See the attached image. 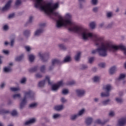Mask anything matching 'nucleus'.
Masks as SVG:
<instances>
[{
	"label": "nucleus",
	"mask_w": 126,
	"mask_h": 126,
	"mask_svg": "<svg viewBox=\"0 0 126 126\" xmlns=\"http://www.w3.org/2000/svg\"><path fill=\"white\" fill-rule=\"evenodd\" d=\"M95 26H96V24H95V22H92L90 24V27L92 29H94L95 28Z\"/></svg>",
	"instance_id": "obj_22"
},
{
	"label": "nucleus",
	"mask_w": 126,
	"mask_h": 126,
	"mask_svg": "<svg viewBox=\"0 0 126 126\" xmlns=\"http://www.w3.org/2000/svg\"><path fill=\"white\" fill-rule=\"evenodd\" d=\"M103 26H104V23H102V24H101L99 25L100 27H103Z\"/></svg>",
	"instance_id": "obj_61"
},
{
	"label": "nucleus",
	"mask_w": 126,
	"mask_h": 126,
	"mask_svg": "<svg viewBox=\"0 0 126 126\" xmlns=\"http://www.w3.org/2000/svg\"><path fill=\"white\" fill-rule=\"evenodd\" d=\"M25 49L26 50V51H27V52H30L31 50L30 47L29 46H25Z\"/></svg>",
	"instance_id": "obj_49"
},
{
	"label": "nucleus",
	"mask_w": 126,
	"mask_h": 126,
	"mask_svg": "<svg viewBox=\"0 0 126 126\" xmlns=\"http://www.w3.org/2000/svg\"><path fill=\"white\" fill-rule=\"evenodd\" d=\"M107 17H111L112 16V12H108L107 14Z\"/></svg>",
	"instance_id": "obj_55"
},
{
	"label": "nucleus",
	"mask_w": 126,
	"mask_h": 126,
	"mask_svg": "<svg viewBox=\"0 0 126 126\" xmlns=\"http://www.w3.org/2000/svg\"><path fill=\"white\" fill-rule=\"evenodd\" d=\"M117 70V68L116 66H113L111 68H110L109 70V73L110 74H114L115 72H116V71Z\"/></svg>",
	"instance_id": "obj_16"
},
{
	"label": "nucleus",
	"mask_w": 126,
	"mask_h": 126,
	"mask_svg": "<svg viewBox=\"0 0 126 126\" xmlns=\"http://www.w3.org/2000/svg\"><path fill=\"white\" fill-rule=\"evenodd\" d=\"M73 84H75V81H74L69 82L67 84L68 85H73Z\"/></svg>",
	"instance_id": "obj_41"
},
{
	"label": "nucleus",
	"mask_w": 126,
	"mask_h": 126,
	"mask_svg": "<svg viewBox=\"0 0 126 126\" xmlns=\"http://www.w3.org/2000/svg\"><path fill=\"white\" fill-rule=\"evenodd\" d=\"M20 97L21 95L19 94H15L13 95V98H14V99H15L16 98H20Z\"/></svg>",
	"instance_id": "obj_33"
},
{
	"label": "nucleus",
	"mask_w": 126,
	"mask_h": 126,
	"mask_svg": "<svg viewBox=\"0 0 126 126\" xmlns=\"http://www.w3.org/2000/svg\"><path fill=\"white\" fill-rule=\"evenodd\" d=\"M94 12H97L98 11V8L97 7H94L93 9Z\"/></svg>",
	"instance_id": "obj_57"
},
{
	"label": "nucleus",
	"mask_w": 126,
	"mask_h": 126,
	"mask_svg": "<svg viewBox=\"0 0 126 126\" xmlns=\"http://www.w3.org/2000/svg\"><path fill=\"white\" fill-rule=\"evenodd\" d=\"M59 117H61V115L58 114H55V115L53 116V118H54V119H57V118H59Z\"/></svg>",
	"instance_id": "obj_43"
},
{
	"label": "nucleus",
	"mask_w": 126,
	"mask_h": 126,
	"mask_svg": "<svg viewBox=\"0 0 126 126\" xmlns=\"http://www.w3.org/2000/svg\"><path fill=\"white\" fill-rule=\"evenodd\" d=\"M63 105H57L54 107V109L56 110V111H61V110H63Z\"/></svg>",
	"instance_id": "obj_15"
},
{
	"label": "nucleus",
	"mask_w": 126,
	"mask_h": 126,
	"mask_svg": "<svg viewBox=\"0 0 126 126\" xmlns=\"http://www.w3.org/2000/svg\"><path fill=\"white\" fill-rule=\"evenodd\" d=\"M29 61L31 63H32V62L34 61V60H35V56L32 55H29Z\"/></svg>",
	"instance_id": "obj_21"
},
{
	"label": "nucleus",
	"mask_w": 126,
	"mask_h": 126,
	"mask_svg": "<svg viewBox=\"0 0 126 126\" xmlns=\"http://www.w3.org/2000/svg\"><path fill=\"white\" fill-rule=\"evenodd\" d=\"M14 13L10 14V15H9L8 18H13V17H14Z\"/></svg>",
	"instance_id": "obj_45"
},
{
	"label": "nucleus",
	"mask_w": 126,
	"mask_h": 126,
	"mask_svg": "<svg viewBox=\"0 0 126 126\" xmlns=\"http://www.w3.org/2000/svg\"><path fill=\"white\" fill-rule=\"evenodd\" d=\"M35 76L36 78H41V77H42V75L39 73H37L35 75Z\"/></svg>",
	"instance_id": "obj_46"
},
{
	"label": "nucleus",
	"mask_w": 126,
	"mask_h": 126,
	"mask_svg": "<svg viewBox=\"0 0 126 126\" xmlns=\"http://www.w3.org/2000/svg\"><path fill=\"white\" fill-rule=\"evenodd\" d=\"M10 90L13 92H15V91H18V90H20V89L19 88H11Z\"/></svg>",
	"instance_id": "obj_30"
},
{
	"label": "nucleus",
	"mask_w": 126,
	"mask_h": 126,
	"mask_svg": "<svg viewBox=\"0 0 126 126\" xmlns=\"http://www.w3.org/2000/svg\"><path fill=\"white\" fill-rule=\"evenodd\" d=\"M109 116L110 117H113V116H115V113L113 111H111L109 113Z\"/></svg>",
	"instance_id": "obj_48"
},
{
	"label": "nucleus",
	"mask_w": 126,
	"mask_h": 126,
	"mask_svg": "<svg viewBox=\"0 0 126 126\" xmlns=\"http://www.w3.org/2000/svg\"><path fill=\"white\" fill-rule=\"evenodd\" d=\"M126 77V75L124 74H121L120 75L119 77L118 78V80H121V79H123Z\"/></svg>",
	"instance_id": "obj_29"
},
{
	"label": "nucleus",
	"mask_w": 126,
	"mask_h": 126,
	"mask_svg": "<svg viewBox=\"0 0 126 126\" xmlns=\"http://www.w3.org/2000/svg\"><path fill=\"white\" fill-rule=\"evenodd\" d=\"M24 35L26 37H28V36H30V31H25L24 32Z\"/></svg>",
	"instance_id": "obj_27"
},
{
	"label": "nucleus",
	"mask_w": 126,
	"mask_h": 126,
	"mask_svg": "<svg viewBox=\"0 0 126 126\" xmlns=\"http://www.w3.org/2000/svg\"><path fill=\"white\" fill-rule=\"evenodd\" d=\"M40 27H44V26H46L45 23H41L39 24Z\"/></svg>",
	"instance_id": "obj_53"
},
{
	"label": "nucleus",
	"mask_w": 126,
	"mask_h": 126,
	"mask_svg": "<svg viewBox=\"0 0 126 126\" xmlns=\"http://www.w3.org/2000/svg\"><path fill=\"white\" fill-rule=\"evenodd\" d=\"M21 3V0H17L15 2L16 5H19Z\"/></svg>",
	"instance_id": "obj_42"
},
{
	"label": "nucleus",
	"mask_w": 126,
	"mask_h": 126,
	"mask_svg": "<svg viewBox=\"0 0 126 126\" xmlns=\"http://www.w3.org/2000/svg\"><path fill=\"white\" fill-rule=\"evenodd\" d=\"M81 55V52H79L77 53V55L75 56V60L77 62L79 61V59H80V55Z\"/></svg>",
	"instance_id": "obj_19"
},
{
	"label": "nucleus",
	"mask_w": 126,
	"mask_h": 126,
	"mask_svg": "<svg viewBox=\"0 0 126 126\" xmlns=\"http://www.w3.org/2000/svg\"><path fill=\"white\" fill-rule=\"evenodd\" d=\"M57 63V64H60L62 63V62L60 60L57 59H54L52 60V65L49 68V70H52L54 68V65Z\"/></svg>",
	"instance_id": "obj_9"
},
{
	"label": "nucleus",
	"mask_w": 126,
	"mask_h": 126,
	"mask_svg": "<svg viewBox=\"0 0 126 126\" xmlns=\"http://www.w3.org/2000/svg\"><path fill=\"white\" fill-rule=\"evenodd\" d=\"M93 80L94 82H98L100 80V77L97 76H95L94 77Z\"/></svg>",
	"instance_id": "obj_26"
},
{
	"label": "nucleus",
	"mask_w": 126,
	"mask_h": 126,
	"mask_svg": "<svg viewBox=\"0 0 126 126\" xmlns=\"http://www.w3.org/2000/svg\"><path fill=\"white\" fill-rule=\"evenodd\" d=\"M97 2H98L97 0H92V2L93 4H94V5H95V4H97Z\"/></svg>",
	"instance_id": "obj_44"
},
{
	"label": "nucleus",
	"mask_w": 126,
	"mask_h": 126,
	"mask_svg": "<svg viewBox=\"0 0 126 126\" xmlns=\"http://www.w3.org/2000/svg\"><path fill=\"white\" fill-rule=\"evenodd\" d=\"M3 53H4L5 55H8V54L9 53V52L7 50H3Z\"/></svg>",
	"instance_id": "obj_54"
},
{
	"label": "nucleus",
	"mask_w": 126,
	"mask_h": 126,
	"mask_svg": "<svg viewBox=\"0 0 126 126\" xmlns=\"http://www.w3.org/2000/svg\"><path fill=\"white\" fill-rule=\"evenodd\" d=\"M7 29H8V26H7V25H5L3 27V30L5 31L7 30Z\"/></svg>",
	"instance_id": "obj_56"
},
{
	"label": "nucleus",
	"mask_w": 126,
	"mask_h": 126,
	"mask_svg": "<svg viewBox=\"0 0 126 126\" xmlns=\"http://www.w3.org/2000/svg\"><path fill=\"white\" fill-rule=\"evenodd\" d=\"M38 56L43 62H47L48 59H49L48 54H42L41 52H39L38 53Z\"/></svg>",
	"instance_id": "obj_7"
},
{
	"label": "nucleus",
	"mask_w": 126,
	"mask_h": 126,
	"mask_svg": "<svg viewBox=\"0 0 126 126\" xmlns=\"http://www.w3.org/2000/svg\"><path fill=\"white\" fill-rule=\"evenodd\" d=\"M27 98H31V99L34 98V93L32 91L30 90L29 92H26L25 93V96L20 105V108L21 109L24 108V106H25L27 103L26 99Z\"/></svg>",
	"instance_id": "obj_4"
},
{
	"label": "nucleus",
	"mask_w": 126,
	"mask_h": 126,
	"mask_svg": "<svg viewBox=\"0 0 126 126\" xmlns=\"http://www.w3.org/2000/svg\"><path fill=\"white\" fill-rule=\"evenodd\" d=\"M14 44V39H12L11 40V44H10L11 47L13 46Z\"/></svg>",
	"instance_id": "obj_52"
},
{
	"label": "nucleus",
	"mask_w": 126,
	"mask_h": 126,
	"mask_svg": "<svg viewBox=\"0 0 126 126\" xmlns=\"http://www.w3.org/2000/svg\"><path fill=\"white\" fill-rule=\"evenodd\" d=\"M13 126V125H12V124H10V125H9V126Z\"/></svg>",
	"instance_id": "obj_64"
},
{
	"label": "nucleus",
	"mask_w": 126,
	"mask_h": 126,
	"mask_svg": "<svg viewBox=\"0 0 126 126\" xmlns=\"http://www.w3.org/2000/svg\"><path fill=\"white\" fill-rule=\"evenodd\" d=\"M62 93L63 94H67V93H68V90L66 89H64L63 90Z\"/></svg>",
	"instance_id": "obj_38"
},
{
	"label": "nucleus",
	"mask_w": 126,
	"mask_h": 126,
	"mask_svg": "<svg viewBox=\"0 0 126 126\" xmlns=\"http://www.w3.org/2000/svg\"><path fill=\"white\" fill-rule=\"evenodd\" d=\"M103 89L106 91V93H102L101 94V97H108L110 96V90L112 89V86L111 85H107L103 87Z\"/></svg>",
	"instance_id": "obj_5"
},
{
	"label": "nucleus",
	"mask_w": 126,
	"mask_h": 126,
	"mask_svg": "<svg viewBox=\"0 0 126 126\" xmlns=\"http://www.w3.org/2000/svg\"><path fill=\"white\" fill-rule=\"evenodd\" d=\"M68 62H70V57L69 56L66 57L62 63H67Z\"/></svg>",
	"instance_id": "obj_24"
},
{
	"label": "nucleus",
	"mask_w": 126,
	"mask_h": 126,
	"mask_svg": "<svg viewBox=\"0 0 126 126\" xmlns=\"http://www.w3.org/2000/svg\"><path fill=\"white\" fill-rule=\"evenodd\" d=\"M46 70V66L45 65H42L40 67V71L41 72H45V70Z\"/></svg>",
	"instance_id": "obj_31"
},
{
	"label": "nucleus",
	"mask_w": 126,
	"mask_h": 126,
	"mask_svg": "<svg viewBox=\"0 0 126 126\" xmlns=\"http://www.w3.org/2000/svg\"><path fill=\"white\" fill-rule=\"evenodd\" d=\"M37 106V103H32L30 105V108H34Z\"/></svg>",
	"instance_id": "obj_37"
},
{
	"label": "nucleus",
	"mask_w": 126,
	"mask_h": 126,
	"mask_svg": "<svg viewBox=\"0 0 126 126\" xmlns=\"http://www.w3.org/2000/svg\"><path fill=\"white\" fill-rule=\"evenodd\" d=\"M99 66H100V67H105V66H106V64L105 63H100L98 64Z\"/></svg>",
	"instance_id": "obj_39"
},
{
	"label": "nucleus",
	"mask_w": 126,
	"mask_h": 126,
	"mask_svg": "<svg viewBox=\"0 0 126 126\" xmlns=\"http://www.w3.org/2000/svg\"><path fill=\"white\" fill-rule=\"evenodd\" d=\"M26 82V78H24L22 79V80H21V83H25Z\"/></svg>",
	"instance_id": "obj_47"
},
{
	"label": "nucleus",
	"mask_w": 126,
	"mask_h": 126,
	"mask_svg": "<svg viewBox=\"0 0 126 126\" xmlns=\"http://www.w3.org/2000/svg\"><path fill=\"white\" fill-rule=\"evenodd\" d=\"M109 102H110V99H108L103 101L102 104L104 105V106H105V105H108L109 104Z\"/></svg>",
	"instance_id": "obj_32"
},
{
	"label": "nucleus",
	"mask_w": 126,
	"mask_h": 126,
	"mask_svg": "<svg viewBox=\"0 0 126 126\" xmlns=\"http://www.w3.org/2000/svg\"><path fill=\"white\" fill-rule=\"evenodd\" d=\"M69 31H72L78 34H81L84 40H87L88 38H94V41L95 43L96 46H99L101 44V46L95 50L92 51V54H95L98 53L99 56L101 57H107V51L109 52H115L118 50H121L124 51V55H126V47L125 46L114 45L111 42H106L104 44L102 42V39L101 37H98L96 34H93L92 33H87V30L82 27H74L68 29Z\"/></svg>",
	"instance_id": "obj_1"
},
{
	"label": "nucleus",
	"mask_w": 126,
	"mask_h": 126,
	"mask_svg": "<svg viewBox=\"0 0 126 126\" xmlns=\"http://www.w3.org/2000/svg\"><path fill=\"white\" fill-rule=\"evenodd\" d=\"M63 81H60L57 84L53 85L52 86V89L53 91H56V90H58L61 86H63Z\"/></svg>",
	"instance_id": "obj_8"
},
{
	"label": "nucleus",
	"mask_w": 126,
	"mask_h": 126,
	"mask_svg": "<svg viewBox=\"0 0 126 126\" xmlns=\"http://www.w3.org/2000/svg\"><path fill=\"white\" fill-rule=\"evenodd\" d=\"M9 111L8 110H5L4 109L0 110V114H8Z\"/></svg>",
	"instance_id": "obj_28"
},
{
	"label": "nucleus",
	"mask_w": 126,
	"mask_h": 126,
	"mask_svg": "<svg viewBox=\"0 0 126 126\" xmlns=\"http://www.w3.org/2000/svg\"><path fill=\"white\" fill-rule=\"evenodd\" d=\"M33 19V17L32 16H30L29 18V23H31V22H32V20Z\"/></svg>",
	"instance_id": "obj_50"
},
{
	"label": "nucleus",
	"mask_w": 126,
	"mask_h": 126,
	"mask_svg": "<svg viewBox=\"0 0 126 126\" xmlns=\"http://www.w3.org/2000/svg\"><path fill=\"white\" fill-rule=\"evenodd\" d=\"M93 61H94V58L91 57L89 59V63H92L93 62Z\"/></svg>",
	"instance_id": "obj_40"
},
{
	"label": "nucleus",
	"mask_w": 126,
	"mask_h": 126,
	"mask_svg": "<svg viewBox=\"0 0 126 126\" xmlns=\"http://www.w3.org/2000/svg\"><path fill=\"white\" fill-rule=\"evenodd\" d=\"M24 58V55L22 54L21 56L17 57L15 58V61L16 62H20Z\"/></svg>",
	"instance_id": "obj_18"
},
{
	"label": "nucleus",
	"mask_w": 126,
	"mask_h": 126,
	"mask_svg": "<svg viewBox=\"0 0 126 126\" xmlns=\"http://www.w3.org/2000/svg\"><path fill=\"white\" fill-rule=\"evenodd\" d=\"M57 17L59 19V20L57 21V27L58 28H60V27H62V26H66V25H72V23L70 20H64L61 15H60L59 17Z\"/></svg>",
	"instance_id": "obj_3"
},
{
	"label": "nucleus",
	"mask_w": 126,
	"mask_h": 126,
	"mask_svg": "<svg viewBox=\"0 0 126 126\" xmlns=\"http://www.w3.org/2000/svg\"><path fill=\"white\" fill-rule=\"evenodd\" d=\"M36 122V120L34 118L31 119L30 121L26 122L25 123V126H28L30 125V124H34V123Z\"/></svg>",
	"instance_id": "obj_13"
},
{
	"label": "nucleus",
	"mask_w": 126,
	"mask_h": 126,
	"mask_svg": "<svg viewBox=\"0 0 126 126\" xmlns=\"http://www.w3.org/2000/svg\"><path fill=\"white\" fill-rule=\"evenodd\" d=\"M4 44H5V45H8V42L6 41V42H5Z\"/></svg>",
	"instance_id": "obj_62"
},
{
	"label": "nucleus",
	"mask_w": 126,
	"mask_h": 126,
	"mask_svg": "<svg viewBox=\"0 0 126 126\" xmlns=\"http://www.w3.org/2000/svg\"><path fill=\"white\" fill-rule=\"evenodd\" d=\"M0 86L1 88H3L4 87V83H2Z\"/></svg>",
	"instance_id": "obj_59"
},
{
	"label": "nucleus",
	"mask_w": 126,
	"mask_h": 126,
	"mask_svg": "<svg viewBox=\"0 0 126 126\" xmlns=\"http://www.w3.org/2000/svg\"><path fill=\"white\" fill-rule=\"evenodd\" d=\"M93 121V119H92V118H87L86 119V124L87 125V126H89L90 125H91V123H92Z\"/></svg>",
	"instance_id": "obj_14"
},
{
	"label": "nucleus",
	"mask_w": 126,
	"mask_h": 126,
	"mask_svg": "<svg viewBox=\"0 0 126 126\" xmlns=\"http://www.w3.org/2000/svg\"><path fill=\"white\" fill-rule=\"evenodd\" d=\"M46 80L48 81L49 85H52V83L51 82V81H50V77H49V76H46L45 80L41 81L38 83L39 87H44L45 83H46Z\"/></svg>",
	"instance_id": "obj_6"
},
{
	"label": "nucleus",
	"mask_w": 126,
	"mask_h": 126,
	"mask_svg": "<svg viewBox=\"0 0 126 126\" xmlns=\"http://www.w3.org/2000/svg\"><path fill=\"white\" fill-rule=\"evenodd\" d=\"M76 92L78 97H82L85 94V91L83 90H76Z\"/></svg>",
	"instance_id": "obj_12"
},
{
	"label": "nucleus",
	"mask_w": 126,
	"mask_h": 126,
	"mask_svg": "<svg viewBox=\"0 0 126 126\" xmlns=\"http://www.w3.org/2000/svg\"><path fill=\"white\" fill-rule=\"evenodd\" d=\"M116 101H117L118 103H123V99L118 97L116 98Z\"/></svg>",
	"instance_id": "obj_34"
},
{
	"label": "nucleus",
	"mask_w": 126,
	"mask_h": 126,
	"mask_svg": "<svg viewBox=\"0 0 126 126\" xmlns=\"http://www.w3.org/2000/svg\"><path fill=\"white\" fill-rule=\"evenodd\" d=\"M61 101L62 103H64V102H65V99H64V98L62 97L61 99Z\"/></svg>",
	"instance_id": "obj_58"
},
{
	"label": "nucleus",
	"mask_w": 126,
	"mask_h": 126,
	"mask_svg": "<svg viewBox=\"0 0 126 126\" xmlns=\"http://www.w3.org/2000/svg\"><path fill=\"white\" fill-rule=\"evenodd\" d=\"M59 7V3H56L52 6V3H48L46 5H43V0H37V2L35 4L36 8H40V10L44 11L47 15H51L53 14L56 17H60V14L56 12H54L55 9L58 8Z\"/></svg>",
	"instance_id": "obj_2"
},
{
	"label": "nucleus",
	"mask_w": 126,
	"mask_h": 126,
	"mask_svg": "<svg viewBox=\"0 0 126 126\" xmlns=\"http://www.w3.org/2000/svg\"><path fill=\"white\" fill-rule=\"evenodd\" d=\"M66 17H67L68 18H70V14H66Z\"/></svg>",
	"instance_id": "obj_60"
},
{
	"label": "nucleus",
	"mask_w": 126,
	"mask_h": 126,
	"mask_svg": "<svg viewBox=\"0 0 126 126\" xmlns=\"http://www.w3.org/2000/svg\"><path fill=\"white\" fill-rule=\"evenodd\" d=\"M37 69H38V66H35L32 69H30L29 70V71H30V72H34L37 71Z\"/></svg>",
	"instance_id": "obj_25"
},
{
	"label": "nucleus",
	"mask_w": 126,
	"mask_h": 126,
	"mask_svg": "<svg viewBox=\"0 0 126 126\" xmlns=\"http://www.w3.org/2000/svg\"><path fill=\"white\" fill-rule=\"evenodd\" d=\"M107 122L108 121L102 122L100 120V119H97L96 120L95 124H98V125H101V126H103V125H105Z\"/></svg>",
	"instance_id": "obj_17"
},
{
	"label": "nucleus",
	"mask_w": 126,
	"mask_h": 126,
	"mask_svg": "<svg viewBox=\"0 0 126 126\" xmlns=\"http://www.w3.org/2000/svg\"><path fill=\"white\" fill-rule=\"evenodd\" d=\"M59 48H60V49H62V50H65V46H64V45H63V44H60L59 45Z\"/></svg>",
	"instance_id": "obj_36"
},
{
	"label": "nucleus",
	"mask_w": 126,
	"mask_h": 126,
	"mask_svg": "<svg viewBox=\"0 0 126 126\" xmlns=\"http://www.w3.org/2000/svg\"><path fill=\"white\" fill-rule=\"evenodd\" d=\"M84 113V109H82L79 112L78 114L72 115L71 116V120H75L76 118H78L79 116H81L82 114Z\"/></svg>",
	"instance_id": "obj_10"
},
{
	"label": "nucleus",
	"mask_w": 126,
	"mask_h": 126,
	"mask_svg": "<svg viewBox=\"0 0 126 126\" xmlns=\"http://www.w3.org/2000/svg\"><path fill=\"white\" fill-rule=\"evenodd\" d=\"M11 2H12L11 0H9L5 4V6L2 8V11H4L5 10H7V9H9V7H10V4H11Z\"/></svg>",
	"instance_id": "obj_11"
},
{
	"label": "nucleus",
	"mask_w": 126,
	"mask_h": 126,
	"mask_svg": "<svg viewBox=\"0 0 126 126\" xmlns=\"http://www.w3.org/2000/svg\"><path fill=\"white\" fill-rule=\"evenodd\" d=\"M82 69H85V68H87V65L83 64L82 65Z\"/></svg>",
	"instance_id": "obj_51"
},
{
	"label": "nucleus",
	"mask_w": 126,
	"mask_h": 126,
	"mask_svg": "<svg viewBox=\"0 0 126 126\" xmlns=\"http://www.w3.org/2000/svg\"><path fill=\"white\" fill-rule=\"evenodd\" d=\"M95 102H97L98 101V98H94Z\"/></svg>",
	"instance_id": "obj_63"
},
{
	"label": "nucleus",
	"mask_w": 126,
	"mask_h": 126,
	"mask_svg": "<svg viewBox=\"0 0 126 126\" xmlns=\"http://www.w3.org/2000/svg\"><path fill=\"white\" fill-rule=\"evenodd\" d=\"M11 70H12V69H11V68H10V67H5L4 68V72H10V71H11Z\"/></svg>",
	"instance_id": "obj_23"
},
{
	"label": "nucleus",
	"mask_w": 126,
	"mask_h": 126,
	"mask_svg": "<svg viewBox=\"0 0 126 126\" xmlns=\"http://www.w3.org/2000/svg\"><path fill=\"white\" fill-rule=\"evenodd\" d=\"M41 33H43V30H38L35 32L34 35L35 36H38L40 35V34H41Z\"/></svg>",
	"instance_id": "obj_20"
},
{
	"label": "nucleus",
	"mask_w": 126,
	"mask_h": 126,
	"mask_svg": "<svg viewBox=\"0 0 126 126\" xmlns=\"http://www.w3.org/2000/svg\"><path fill=\"white\" fill-rule=\"evenodd\" d=\"M11 115L14 116H17V111H16V110H14L12 111V112H11Z\"/></svg>",
	"instance_id": "obj_35"
}]
</instances>
